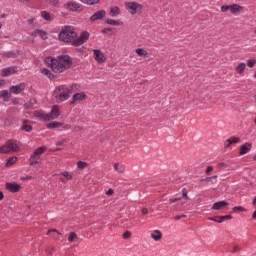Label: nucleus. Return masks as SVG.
Segmentation results:
<instances>
[{
    "label": "nucleus",
    "instance_id": "obj_1",
    "mask_svg": "<svg viewBox=\"0 0 256 256\" xmlns=\"http://www.w3.org/2000/svg\"><path fill=\"white\" fill-rule=\"evenodd\" d=\"M46 61L54 73H63L71 67V57L67 55L58 56L57 59L47 58Z\"/></svg>",
    "mask_w": 256,
    "mask_h": 256
},
{
    "label": "nucleus",
    "instance_id": "obj_2",
    "mask_svg": "<svg viewBox=\"0 0 256 256\" xmlns=\"http://www.w3.org/2000/svg\"><path fill=\"white\" fill-rule=\"evenodd\" d=\"M77 37V32L71 26L62 27L58 39L62 41V43H71V45L75 46V39Z\"/></svg>",
    "mask_w": 256,
    "mask_h": 256
},
{
    "label": "nucleus",
    "instance_id": "obj_3",
    "mask_svg": "<svg viewBox=\"0 0 256 256\" xmlns=\"http://www.w3.org/2000/svg\"><path fill=\"white\" fill-rule=\"evenodd\" d=\"M72 88L67 85H60L54 90V97L57 101H67L69 99V95H71Z\"/></svg>",
    "mask_w": 256,
    "mask_h": 256
},
{
    "label": "nucleus",
    "instance_id": "obj_4",
    "mask_svg": "<svg viewBox=\"0 0 256 256\" xmlns=\"http://www.w3.org/2000/svg\"><path fill=\"white\" fill-rule=\"evenodd\" d=\"M21 148L14 140H8L3 146L0 147V153L9 154V153H19Z\"/></svg>",
    "mask_w": 256,
    "mask_h": 256
},
{
    "label": "nucleus",
    "instance_id": "obj_5",
    "mask_svg": "<svg viewBox=\"0 0 256 256\" xmlns=\"http://www.w3.org/2000/svg\"><path fill=\"white\" fill-rule=\"evenodd\" d=\"M126 9L131 15H135L136 13H141L143 6L137 2H127L125 4Z\"/></svg>",
    "mask_w": 256,
    "mask_h": 256
},
{
    "label": "nucleus",
    "instance_id": "obj_6",
    "mask_svg": "<svg viewBox=\"0 0 256 256\" xmlns=\"http://www.w3.org/2000/svg\"><path fill=\"white\" fill-rule=\"evenodd\" d=\"M90 34L87 31H83L79 37L76 36L74 40V47H80L83 43H86L89 40Z\"/></svg>",
    "mask_w": 256,
    "mask_h": 256
},
{
    "label": "nucleus",
    "instance_id": "obj_7",
    "mask_svg": "<svg viewBox=\"0 0 256 256\" xmlns=\"http://www.w3.org/2000/svg\"><path fill=\"white\" fill-rule=\"evenodd\" d=\"M46 119L48 121H54V119H59V117L61 116V112L59 111V106L58 105H54L52 107V110L49 114H46Z\"/></svg>",
    "mask_w": 256,
    "mask_h": 256
},
{
    "label": "nucleus",
    "instance_id": "obj_8",
    "mask_svg": "<svg viewBox=\"0 0 256 256\" xmlns=\"http://www.w3.org/2000/svg\"><path fill=\"white\" fill-rule=\"evenodd\" d=\"M25 91V83H20L10 87V93L13 95H21Z\"/></svg>",
    "mask_w": 256,
    "mask_h": 256
},
{
    "label": "nucleus",
    "instance_id": "obj_9",
    "mask_svg": "<svg viewBox=\"0 0 256 256\" xmlns=\"http://www.w3.org/2000/svg\"><path fill=\"white\" fill-rule=\"evenodd\" d=\"M65 9H67V11H81V4L70 1L65 4Z\"/></svg>",
    "mask_w": 256,
    "mask_h": 256
},
{
    "label": "nucleus",
    "instance_id": "obj_10",
    "mask_svg": "<svg viewBox=\"0 0 256 256\" xmlns=\"http://www.w3.org/2000/svg\"><path fill=\"white\" fill-rule=\"evenodd\" d=\"M94 59L97 61V63H105V55L102 53L99 49H94Z\"/></svg>",
    "mask_w": 256,
    "mask_h": 256
},
{
    "label": "nucleus",
    "instance_id": "obj_11",
    "mask_svg": "<svg viewBox=\"0 0 256 256\" xmlns=\"http://www.w3.org/2000/svg\"><path fill=\"white\" fill-rule=\"evenodd\" d=\"M47 151V147L45 146H41L39 148H37L34 153L31 155L32 159H41V156L43 155V153H45Z\"/></svg>",
    "mask_w": 256,
    "mask_h": 256
},
{
    "label": "nucleus",
    "instance_id": "obj_12",
    "mask_svg": "<svg viewBox=\"0 0 256 256\" xmlns=\"http://www.w3.org/2000/svg\"><path fill=\"white\" fill-rule=\"evenodd\" d=\"M14 73H17V67L16 66L4 68V69L1 70L2 77H9V75H13Z\"/></svg>",
    "mask_w": 256,
    "mask_h": 256
},
{
    "label": "nucleus",
    "instance_id": "obj_13",
    "mask_svg": "<svg viewBox=\"0 0 256 256\" xmlns=\"http://www.w3.org/2000/svg\"><path fill=\"white\" fill-rule=\"evenodd\" d=\"M6 189L11 193H17L21 191V185L17 183H6Z\"/></svg>",
    "mask_w": 256,
    "mask_h": 256
},
{
    "label": "nucleus",
    "instance_id": "obj_14",
    "mask_svg": "<svg viewBox=\"0 0 256 256\" xmlns=\"http://www.w3.org/2000/svg\"><path fill=\"white\" fill-rule=\"evenodd\" d=\"M240 142H241V139H240L239 137L232 136V137H230L229 139H227V140L224 142V147L229 148V147H231L233 144H235V143H240Z\"/></svg>",
    "mask_w": 256,
    "mask_h": 256
},
{
    "label": "nucleus",
    "instance_id": "obj_15",
    "mask_svg": "<svg viewBox=\"0 0 256 256\" xmlns=\"http://www.w3.org/2000/svg\"><path fill=\"white\" fill-rule=\"evenodd\" d=\"M225 207H229V203L225 201H220V202L214 203L212 206V209H214V211H221V209Z\"/></svg>",
    "mask_w": 256,
    "mask_h": 256
},
{
    "label": "nucleus",
    "instance_id": "obj_16",
    "mask_svg": "<svg viewBox=\"0 0 256 256\" xmlns=\"http://www.w3.org/2000/svg\"><path fill=\"white\" fill-rule=\"evenodd\" d=\"M105 14V10L97 11L90 17V21H99V19H103V17H105Z\"/></svg>",
    "mask_w": 256,
    "mask_h": 256
},
{
    "label": "nucleus",
    "instance_id": "obj_17",
    "mask_svg": "<svg viewBox=\"0 0 256 256\" xmlns=\"http://www.w3.org/2000/svg\"><path fill=\"white\" fill-rule=\"evenodd\" d=\"M21 129L22 131H26V133H31V131H33V126H31V121L23 120Z\"/></svg>",
    "mask_w": 256,
    "mask_h": 256
},
{
    "label": "nucleus",
    "instance_id": "obj_18",
    "mask_svg": "<svg viewBox=\"0 0 256 256\" xmlns=\"http://www.w3.org/2000/svg\"><path fill=\"white\" fill-rule=\"evenodd\" d=\"M252 147L253 145H251V143H245L240 147L239 155H247Z\"/></svg>",
    "mask_w": 256,
    "mask_h": 256
},
{
    "label": "nucleus",
    "instance_id": "obj_19",
    "mask_svg": "<svg viewBox=\"0 0 256 256\" xmlns=\"http://www.w3.org/2000/svg\"><path fill=\"white\" fill-rule=\"evenodd\" d=\"M151 238L154 241H161L163 239V233H161V231H159V230H154L151 233Z\"/></svg>",
    "mask_w": 256,
    "mask_h": 256
},
{
    "label": "nucleus",
    "instance_id": "obj_20",
    "mask_svg": "<svg viewBox=\"0 0 256 256\" xmlns=\"http://www.w3.org/2000/svg\"><path fill=\"white\" fill-rule=\"evenodd\" d=\"M245 69H247V64H245L244 62L239 63L235 67V71L238 73V75H243V73H245Z\"/></svg>",
    "mask_w": 256,
    "mask_h": 256
},
{
    "label": "nucleus",
    "instance_id": "obj_21",
    "mask_svg": "<svg viewBox=\"0 0 256 256\" xmlns=\"http://www.w3.org/2000/svg\"><path fill=\"white\" fill-rule=\"evenodd\" d=\"M109 15L110 17H119V15H121V9L117 6H113L110 8Z\"/></svg>",
    "mask_w": 256,
    "mask_h": 256
},
{
    "label": "nucleus",
    "instance_id": "obj_22",
    "mask_svg": "<svg viewBox=\"0 0 256 256\" xmlns=\"http://www.w3.org/2000/svg\"><path fill=\"white\" fill-rule=\"evenodd\" d=\"M86 98H87V95H85V93H83V92L77 93L73 96V101L70 103V105H73V103H75V101H83Z\"/></svg>",
    "mask_w": 256,
    "mask_h": 256
},
{
    "label": "nucleus",
    "instance_id": "obj_23",
    "mask_svg": "<svg viewBox=\"0 0 256 256\" xmlns=\"http://www.w3.org/2000/svg\"><path fill=\"white\" fill-rule=\"evenodd\" d=\"M136 55H138V57H142L143 59H145V57H147L149 55V52H147V50L143 49V48H137L135 50Z\"/></svg>",
    "mask_w": 256,
    "mask_h": 256
},
{
    "label": "nucleus",
    "instance_id": "obj_24",
    "mask_svg": "<svg viewBox=\"0 0 256 256\" xmlns=\"http://www.w3.org/2000/svg\"><path fill=\"white\" fill-rule=\"evenodd\" d=\"M241 9H243V7L239 6V4H233L230 5L229 11L235 15L236 13H239Z\"/></svg>",
    "mask_w": 256,
    "mask_h": 256
},
{
    "label": "nucleus",
    "instance_id": "obj_25",
    "mask_svg": "<svg viewBox=\"0 0 256 256\" xmlns=\"http://www.w3.org/2000/svg\"><path fill=\"white\" fill-rule=\"evenodd\" d=\"M33 35L35 37H41L43 40L47 39V32H45L43 30H35L33 32Z\"/></svg>",
    "mask_w": 256,
    "mask_h": 256
},
{
    "label": "nucleus",
    "instance_id": "obj_26",
    "mask_svg": "<svg viewBox=\"0 0 256 256\" xmlns=\"http://www.w3.org/2000/svg\"><path fill=\"white\" fill-rule=\"evenodd\" d=\"M105 23H107V25H112V26L123 25V22L119 20L109 19V18L105 19Z\"/></svg>",
    "mask_w": 256,
    "mask_h": 256
},
{
    "label": "nucleus",
    "instance_id": "obj_27",
    "mask_svg": "<svg viewBox=\"0 0 256 256\" xmlns=\"http://www.w3.org/2000/svg\"><path fill=\"white\" fill-rule=\"evenodd\" d=\"M34 116L37 117L38 119H40L41 121H48L47 114H45V112L36 111L34 113Z\"/></svg>",
    "mask_w": 256,
    "mask_h": 256
},
{
    "label": "nucleus",
    "instance_id": "obj_28",
    "mask_svg": "<svg viewBox=\"0 0 256 256\" xmlns=\"http://www.w3.org/2000/svg\"><path fill=\"white\" fill-rule=\"evenodd\" d=\"M114 169L117 173H125V165L120 163H114Z\"/></svg>",
    "mask_w": 256,
    "mask_h": 256
},
{
    "label": "nucleus",
    "instance_id": "obj_29",
    "mask_svg": "<svg viewBox=\"0 0 256 256\" xmlns=\"http://www.w3.org/2000/svg\"><path fill=\"white\" fill-rule=\"evenodd\" d=\"M0 96L4 99V101H9L11 99V93L8 90H2L0 92Z\"/></svg>",
    "mask_w": 256,
    "mask_h": 256
},
{
    "label": "nucleus",
    "instance_id": "obj_30",
    "mask_svg": "<svg viewBox=\"0 0 256 256\" xmlns=\"http://www.w3.org/2000/svg\"><path fill=\"white\" fill-rule=\"evenodd\" d=\"M57 127H63L61 122H51L47 124V129H57Z\"/></svg>",
    "mask_w": 256,
    "mask_h": 256
},
{
    "label": "nucleus",
    "instance_id": "obj_31",
    "mask_svg": "<svg viewBox=\"0 0 256 256\" xmlns=\"http://www.w3.org/2000/svg\"><path fill=\"white\" fill-rule=\"evenodd\" d=\"M15 163H17V157L12 156V157L8 158V160L6 162V167H11V165H15Z\"/></svg>",
    "mask_w": 256,
    "mask_h": 256
},
{
    "label": "nucleus",
    "instance_id": "obj_32",
    "mask_svg": "<svg viewBox=\"0 0 256 256\" xmlns=\"http://www.w3.org/2000/svg\"><path fill=\"white\" fill-rule=\"evenodd\" d=\"M42 74L48 77L49 79H53L55 76L49 71V69H42Z\"/></svg>",
    "mask_w": 256,
    "mask_h": 256
},
{
    "label": "nucleus",
    "instance_id": "obj_33",
    "mask_svg": "<svg viewBox=\"0 0 256 256\" xmlns=\"http://www.w3.org/2000/svg\"><path fill=\"white\" fill-rule=\"evenodd\" d=\"M80 1L85 5H97V3H99V0H80Z\"/></svg>",
    "mask_w": 256,
    "mask_h": 256
},
{
    "label": "nucleus",
    "instance_id": "obj_34",
    "mask_svg": "<svg viewBox=\"0 0 256 256\" xmlns=\"http://www.w3.org/2000/svg\"><path fill=\"white\" fill-rule=\"evenodd\" d=\"M78 237L75 234V232H70L69 237H68V241L69 243H73V241H77Z\"/></svg>",
    "mask_w": 256,
    "mask_h": 256
},
{
    "label": "nucleus",
    "instance_id": "obj_35",
    "mask_svg": "<svg viewBox=\"0 0 256 256\" xmlns=\"http://www.w3.org/2000/svg\"><path fill=\"white\" fill-rule=\"evenodd\" d=\"M61 175H62V177H65V179H67V181H71V179H73V174H71L68 171L62 172Z\"/></svg>",
    "mask_w": 256,
    "mask_h": 256
},
{
    "label": "nucleus",
    "instance_id": "obj_36",
    "mask_svg": "<svg viewBox=\"0 0 256 256\" xmlns=\"http://www.w3.org/2000/svg\"><path fill=\"white\" fill-rule=\"evenodd\" d=\"M41 15H42L43 19H45V21H51V14H49V12L42 11Z\"/></svg>",
    "mask_w": 256,
    "mask_h": 256
},
{
    "label": "nucleus",
    "instance_id": "obj_37",
    "mask_svg": "<svg viewBox=\"0 0 256 256\" xmlns=\"http://www.w3.org/2000/svg\"><path fill=\"white\" fill-rule=\"evenodd\" d=\"M87 163L86 162H83V161H78L77 162V167H78V169H80V170H83V169H85L86 167H87Z\"/></svg>",
    "mask_w": 256,
    "mask_h": 256
},
{
    "label": "nucleus",
    "instance_id": "obj_38",
    "mask_svg": "<svg viewBox=\"0 0 256 256\" xmlns=\"http://www.w3.org/2000/svg\"><path fill=\"white\" fill-rule=\"evenodd\" d=\"M103 35H113V28H104L102 29Z\"/></svg>",
    "mask_w": 256,
    "mask_h": 256
},
{
    "label": "nucleus",
    "instance_id": "obj_39",
    "mask_svg": "<svg viewBox=\"0 0 256 256\" xmlns=\"http://www.w3.org/2000/svg\"><path fill=\"white\" fill-rule=\"evenodd\" d=\"M227 251H229V253H237V251H239V247H237V246H229L227 248Z\"/></svg>",
    "mask_w": 256,
    "mask_h": 256
},
{
    "label": "nucleus",
    "instance_id": "obj_40",
    "mask_svg": "<svg viewBox=\"0 0 256 256\" xmlns=\"http://www.w3.org/2000/svg\"><path fill=\"white\" fill-rule=\"evenodd\" d=\"M210 221H214L215 223H223L221 216H216L214 218H209Z\"/></svg>",
    "mask_w": 256,
    "mask_h": 256
},
{
    "label": "nucleus",
    "instance_id": "obj_41",
    "mask_svg": "<svg viewBox=\"0 0 256 256\" xmlns=\"http://www.w3.org/2000/svg\"><path fill=\"white\" fill-rule=\"evenodd\" d=\"M255 64H256V60H255V59L247 60V65H248L250 68L255 67Z\"/></svg>",
    "mask_w": 256,
    "mask_h": 256
},
{
    "label": "nucleus",
    "instance_id": "obj_42",
    "mask_svg": "<svg viewBox=\"0 0 256 256\" xmlns=\"http://www.w3.org/2000/svg\"><path fill=\"white\" fill-rule=\"evenodd\" d=\"M39 163V159H32V156H30V165H32V167H35V165H38Z\"/></svg>",
    "mask_w": 256,
    "mask_h": 256
},
{
    "label": "nucleus",
    "instance_id": "obj_43",
    "mask_svg": "<svg viewBox=\"0 0 256 256\" xmlns=\"http://www.w3.org/2000/svg\"><path fill=\"white\" fill-rule=\"evenodd\" d=\"M229 9H230V5L221 6V12L222 13H227V11H229Z\"/></svg>",
    "mask_w": 256,
    "mask_h": 256
},
{
    "label": "nucleus",
    "instance_id": "obj_44",
    "mask_svg": "<svg viewBox=\"0 0 256 256\" xmlns=\"http://www.w3.org/2000/svg\"><path fill=\"white\" fill-rule=\"evenodd\" d=\"M220 217L222 219V223H223V221H229V220L233 219V216H231V215H225V216H220Z\"/></svg>",
    "mask_w": 256,
    "mask_h": 256
},
{
    "label": "nucleus",
    "instance_id": "obj_45",
    "mask_svg": "<svg viewBox=\"0 0 256 256\" xmlns=\"http://www.w3.org/2000/svg\"><path fill=\"white\" fill-rule=\"evenodd\" d=\"M206 181L209 183V181H213V183H217V176L208 177L206 178Z\"/></svg>",
    "mask_w": 256,
    "mask_h": 256
},
{
    "label": "nucleus",
    "instance_id": "obj_46",
    "mask_svg": "<svg viewBox=\"0 0 256 256\" xmlns=\"http://www.w3.org/2000/svg\"><path fill=\"white\" fill-rule=\"evenodd\" d=\"M51 233H57V235H61V232H59L57 229H50V230H48L47 235H51Z\"/></svg>",
    "mask_w": 256,
    "mask_h": 256
},
{
    "label": "nucleus",
    "instance_id": "obj_47",
    "mask_svg": "<svg viewBox=\"0 0 256 256\" xmlns=\"http://www.w3.org/2000/svg\"><path fill=\"white\" fill-rule=\"evenodd\" d=\"M123 239H131V232L126 231V232L123 234Z\"/></svg>",
    "mask_w": 256,
    "mask_h": 256
},
{
    "label": "nucleus",
    "instance_id": "obj_48",
    "mask_svg": "<svg viewBox=\"0 0 256 256\" xmlns=\"http://www.w3.org/2000/svg\"><path fill=\"white\" fill-rule=\"evenodd\" d=\"M233 211L234 212H237V211H242L243 212V211H245V208H243L242 206H236V207L233 208Z\"/></svg>",
    "mask_w": 256,
    "mask_h": 256
},
{
    "label": "nucleus",
    "instance_id": "obj_49",
    "mask_svg": "<svg viewBox=\"0 0 256 256\" xmlns=\"http://www.w3.org/2000/svg\"><path fill=\"white\" fill-rule=\"evenodd\" d=\"M51 5H54V7H57V5H59V1L57 0H50L49 2Z\"/></svg>",
    "mask_w": 256,
    "mask_h": 256
},
{
    "label": "nucleus",
    "instance_id": "obj_50",
    "mask_svg": "<svg viewBox=\"0 0 256 256\" xmlns=\"http://www.w3.org/2000/svg\"><path fill=\"white\" fill-rule=\"evenodd\" d=\"M113 193H114V191L111 188L106 191V195H108V196L113 195Z\"/></svg>",
    "mask_w": 256,
    "mask_h": 256
},
{
    "label": "nucleus",
    "instance_id": "obj_51",
    "mask_svg": "<svg viewBox=\"0 0 256 256\" xmlns=\"http://www.w3.org/2000/svg\"><path fill=\"white\" fill-rule=\"evenodd\" d=\"M142 215H147L149 213V210L147 208H142Z\"/></svg>",
    "mask_w": 256,
    "mask_h": 256
},
{
    "label": "nucleus",
    "instance_id": "obj_52",
    "mask_svg": "<svg viewBox=\"0 0 256 256\" xmlns=\"http://www.w3.org/2000/svg\"><path fill=\"white\" fill-rule=\"evenodd\" d=\"M211 171H213V166H208L206 169V173L209 174L211 173Z\"/></svg>",
    "mask_w": 256,
    "mask_h": 256
},
{
    "label": "nucleus",
    "instance_id": "obj_53",
    "mask_svg": "<svg viewBox=\"0 0 256 256\" xmlns=\"http://www.w3.org/2000/svg\"><path fill=\"white\" fill-rule=\"evenodd\" d=\"M183 197H185V199H189V197L187 196V191L183 190Z\"/></svg>",
    "mask_w": 256,
    "mask_h": 256
},
{
    "label": "nucleus",
    "instance_id": "obj_54",
    "mask_svg": "<svg viewBox=\"0 0 256 256\" xmlns=\"http://www.w3.org/2000/svg\"><path fill=\"white\" fill-rule=\"evenodd\" d=\"M174 219H175V221H179L180 219H183V216L178 215V216H175Z\"/></svg>",
    "mask_w": 256,
    "mask_h": 256
},
{
    "label": "nucleus",
    "instance_id": "obj_55",
    "mask_svg": "<svg viewBox=\"0 0 256 256\" xmlns=\"http://www.w3.org/2000/svg\"><path fill=\"white\" fill-rule=\"evenodd\" d=\"M177 201H179V198L170 199V203H177Z\"/></svg>",
    "mask_w": 256,
    "mask_h": 256
},
{
    "label": "nucleus",
    "instance_id": "obj_56",
    "mask_svg": "<svg viewBox=\"0 0 256 256\" xmlns=\"http://www.w3.org/2000/svg\"><path fill=\"white\" fill-rule=\"evenodd\" d=\"M5 85V80H0V87Z\"/></svg>",
    "mask_w": 256,
    "mask_h": 256
},
{
    "label": "nucleus",
    "instance_id": "obj_57",
    "mask_svg": "<svg viewBox=\"0 0 256 256\" xmlns=\"http://www.w3.org/2000/svg\"><path fill=\"white\" fill-rule=\"evenodd\" d=\"M4 195H3V192L0 191V201H2Z\"/></svg>",
    "mask_w": 256,
    "mask_h": 256
},
{
    "label": "nucleus",
    "instance_id": "obj_58",
    "mask_svg": "<svg viewBox=\"0 0 256 256\" xmlns=\"http://www.w3.org/2000/svg\"><path fill=\"white\" fill-rule=\"evenodd\" d=\"M253 219H256V210L254 211V213L252 214Z\"/></svg>",
    "mask_w": 256,
    "mask_h": 256
},
{
    "label": "nucleus",
    "instance_id": "obj_59",
    "mask_svg": "<svg viewBox=\"0 0 256 256\" xmlns=\"http://www.w3.org/2000/svg\"><path fill=\"white\" fill-rule=\"evenodd\" d=\"M22 3H29V1H31V0H20Z\"/></svg>",
    "mask_w": 256,
    "mask_h": 256
},
{
    "label": "nucleus",
    "instance_id": "obj_60",
    "mask_svg": "<svg viewBox=\"0 0 256 256\" xmlns=\"http://www.w3.org/2000/svg\"><path fill=\"white\" fill-rule=\"evenodd\" d=\"M8 57H15V54L9 53Z\"/></svg>",
    "mask_w": 256,
    "mask_h": 256
},
{
    "label": "nucleus",
    "instance_id": "obj_61",
    "mask_svg": "<svg viewBox=\"0 0 256 256\" xmlns=\"http://www.w3.org/2000/svg\"><path fill=\"white\" fill-rule=\"evenodd\" d=\"M56 241H59V237H56L55 235L52 236Z\"/></svg>",
    "mask_w": 256,
    "mask_h": 256
},
{
    "label": "nucleus",
    "instance_id": "obj_62",
    "mask_svg": "<svg viewBox=\"0 0 256 256\" xmlns=\"http://www.w3.org/2000/svg\"><path fill=\"white\" fill-rule=\"evenodd\" d=\"M253 205H256V198L253 200Z\"/></svg>",
    "mask_w": 256,
    "mask_h": 256
},
{
    "label": "nucleus",
    "instance_id": "obj_63",
    "mask_svg": "<svg viewBox=\"0 0 256 256\" xmlns=\"http://www.w3.org/2000/svg\"><path fill=\"white\" fill-rule=\"evenodd\" d=\"M57 145H63V142H58Z\"/></svg>",
    "mask_w": 256,
    "mask_h": 256
},
{
    "label": "nucleus",
    "instance_id": "obj_64",
    "mask_svg": "<svg viewBox=\"0 0 256 256\" xmlns=\"http://www.w3.org/2000/svg\"><path fill=\"white\" fill-rule=\"evenodd\" d=\"M254 77H255V79H256V71H255V73H254Z\"/></svg>",
    "mask_w": 256,
    "mask_h": 256
}]
</instances>
